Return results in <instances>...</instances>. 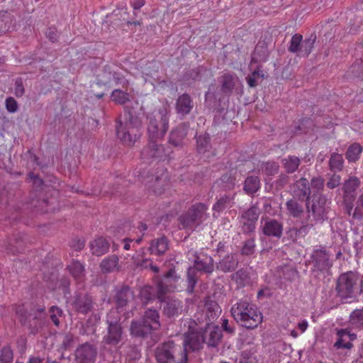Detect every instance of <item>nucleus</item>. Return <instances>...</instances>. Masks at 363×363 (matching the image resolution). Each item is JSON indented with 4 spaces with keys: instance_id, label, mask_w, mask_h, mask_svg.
I'll list each match as a JSON object with an SVG mask.
<instances>
[{
    "instance_id": "obj_1",
    "label": "nucleus",
    "mask_w": 363,
    "mask_h": 363,
    "mask_svg": "<svg viewBox=\"0 0 363 363\" xmlns=\"http://www.w3.org/2000/svg\"><path fill=\"white\" fill-rule=\"evenodd\" d=\"M123 108V118L120 116L116 121V135L125 145L131 146L140 137L141 121L132 108L125 106Z\"/></svg>"
},
{
    "instance_id": "obj_2",
    "label": "nucleus",
    "mask_w": 363,
    "mask_h": 363,
    "mask_svg": "<svg viewBox=\"0 0 363 363\" xmlns=\"http://www.w3.org/2000/svg\"><path fill=\"white\" fill-rule=\"evenodd\" d=\"M235 320L247 329H254L262 322V315L258 308L247 301H240L230 310Z\"/></svg>"
},
{
    "instance_id": "obj_3",
    "label": "nucleus",
    "mask_w": 363,
    "mask_h": 363,
    "mask_svg": "<svg viewBox=\"0 0 363 363\" xmlns=\"http://www.w3.org/2000/svg\"><path fill=\"white\" fill-rule=\"evenodd\" d=\"M335 290L342 300L350 302L363 294L362 281L355 272L343 273L337 280Z\"/></svg>"
},
{
    "instance_id": "obj_4",
    "label": "nucleus",
    "mask_w": 363,
    "mask_h": 363,
    "mask_svg": "<svg viewBox=\"0 0 363 363\" xmlns=\"http://www.w3.org/2000/svg\"><path fill=\"white\" fill-rule=\"evenodd\" d=\"M169 108L164 106L148 114L147 130L150 140H161L169 128Z\"/></svg>"
},
{
    "instance_id": "obj_5",
    "label": "nucleus",
    "mask_w": 363,
    "mask_h": 363,
    "mask_svg": "<svg viewBox=\"0 0 363 363\" xmlns=\"http://www.w3.org/2000/svg\"><path fill=\"white\" fill-rule=\"evenodd\" d=\"M15 311L19 321L27 326L32 334L35 335L41 331L46 324L44 308L33 309L28 313L23 305H19L16 307Z\"/></svg>"
},
{
    "instance_id": "obj_6",
    "label": "nucleus",
    "mask_w": 363,
    "mask_h": 363,
    "mask_svg": "<svg viewBox=\"0 0 363 363\" xmlns=\"http://www.w3.org/2000/svg\"><path fill=\"white\" fill-rule=\"evenodd\" d=\"M160 315L157 310L148 309L138 320L132 321L130 333L135 337H145L160 327Z\"/></svg>"
},
{
    "instance_id": "obj_7",
    "label": "nucleus",
    "mask_w": 363,
    "mask_h": 363,
    "mask_svg": "<svg viewBox=\"0 0 363 363\" xmlns=\"http://www.w3.org/2000/svg\"><path fill=\"white\" fill-rule=\"evenodd\" d=\"M330 201L323 194H313L312 199L306 203L308 221H323L328 218Z\"/></svg>"
},
{
    "instance_id": "obj_8",
    "label": "nucleus",
    "mask_w": 363,
    "mask_h": 363,
    "mask_svg": "<svg viewBox=\"0 0 363 363\" xmlns=\"http://www.w3.org/2000/svg\"><path fill=\"white\" fill-rule=\"evenodd\" d=\"M207 210V206L202 203L192 205L186 212L179 218V221L182 225V228L191 231L195 230L197 227L208 218Z\"/></svg>"
},
{
    "instance_id": "obj_9",
    "label": "nucleus",
    "mask_w": 363,
    "mask_h": 363,
    "mask_svg": "<svg viewBox=\"0 0 363 363\" xmlns=\"http://www.w3.org/2000/svg\"><path fill=\"white\" fill-rule=\"evenodd\" d=\"M197 323L191 319L189 321V330L184 335L182 357L180 363H187V352L199 350L205 342L201 331L195 327Z\"/></svg>"
},
{
    "instance_id": "obj_10",
    "label": "nucleus",
    "mask_w": 363,
    "mask_h": 363,
    "mask_svg": "<svg viewBox=\"0 0 363 363\" xmlns=\"http://www.w3.org/2000/svg\"><path fill=\"white\" fill-rule=\"evenodd\" d=\"M107 334L104 337L106 344L116 346L122 340L123 327L120 311L112 308L106 315Z\"/></svg>"
},
{
    "instance_id": "obj_11",
    "label": "nucleus",
    "mask_w": 363,
    "mask_h": 363,
    "mask_svg": "<svg viewBox=\"0 0 363 363\" xmlns=\"http://www.w3.org/2000/svg\"><path fill=\"white\" fill-rule=\"evenodd\" d=\"M113 82L115 85H121L123 87L128 85V82L123 74L114 70L113 67L106 65L96 77V84L110 87Z\"/></svg>"
},
{
    "instance_id": "obj_12",
    "label": "nucleus",
    "mask_w": 363,
    "mask_h": 363,
    "mask_svg": "<svg viewBox=\"0 0 363 363\" xmlns=\"http://www.w3.org/2000/svg\"><path fill=\"white\" fill-rule=\"evenodd\" d=\"M179 279V277L176 274L174 269H170L162 277H157L155 278L156 292L158 299L162 301L164 296L176 289L175 284Z\"/></svg>"
},
{
    "instance_id": "obj_13",
    "label": "nucleus",
    "mask_w": 363,
    "mask_h": 363,
    "mask_svg": "<svg viewBox=\"0 0 363 363\" xmlns=\"http://www.w3.org/2000/svg\"><path fill=\"white\" fill-rule=\"evenodd\" d=\"M157 140L149 139V143L141 151V157L143 160L161 161L170 158L172 151L169 147H164V145L158 144Z\"/></svg>"
},
{
    "instance_id": "obj_14",
    "label": "nucleus",
    "mask_w": 363,
    "mask_h": 363,
    "mask_svg": "<svg viewBox=\"0 0 363 363\" xmlns=\"http://www.w3.org/2000/svg\"><path fill=\"white\" fill-rule=\"evenodd\" d=\"M179 345L172 340L164 342L157 345L155 351V357L157 363H180L176 359V354L180 351Z\"/></svg>"
},
{
    "instance_id": "obj_15",
    "label": "nucleus",
    "mask_w": 363,
    "mask_h": 363,
    "mask_svg": "<svg viewBox=\"0 0 363 363\" xmlns=\"http://www.w3.org/2000/svg\"><path fill=\"white\" fill-rule=\"evenodd\" d=\"M259 214L260 210L257 204L252 205L242 213L240 223L243 233L249 234L255 231Z\"/></svg>"
},
{
    "instance_id": "obj_16",
    "label": "nucleus",
    "mask_w": 363,
    "mask_h": 363,
    "mask_svg": "<svg viewBox=\"0 0 363 363\" xmlns=\"http://www.w3.org/2000/svg\"><path fill=\"white\" fill-rule=\"evenodd\" d=\"M311 258L313 272H328L332 267L330 255L323 247L315 250Z\"/></svg>"
},
{
    "instance_id": "obj_17",
    "label": "nucleus",
    "mask_w": 363,
    "mask_h": 363,
    "mask_svg": "<svg viewBox=\"0 0 363 363\" xmlns=\"http://www.w3.org/2000/svg\"><path fill=\"white\" fill-rule=\"evenodd\" d=\"M97 354L96 348L89 343H84L75 350L74 363H94Z\"/></svg>"
},
{
    "instance_id": "obj_18",
    "label": "nucleus",
    "mask_w": 363,
    "mask_h": 363,
    "mask_svg": "<svg viewBox=\"0 0 363 363\" xmlns=\"http://www.w3.org/2000/svg\"><path fill=\"white\" fill-rule=\"evenodd\" d=\"M293 197L298 199L301 202H308L312 199L310 184L306 178L297 180L293 186Z\"/></svg>"
},
{
    "instance_id": "obj_19",
    "label": "nucleus",
    "mask_w": 363,
    "mask_h": 363,
    "mask_svg": "<svg viewBox=\"0 0 363 363\" xmlns=\"http://www.w3.org/2000/svg\"><path fill=\"white\" fill-rule=\"evenodd\" d=\"M283 229V223L281 221L270 218H267L262 226L264 235L278 239L282 236Z\"/></svg>"
},
{
    "instance_id": "obj_20",
    "label": "nucleus",
    "mask_w": 363,
    "mask_h": 363,
    "mask_svg": "<svg viewBox=\"0 0 363 363\" xmlns=\"http://www.w3.org/2000/svg\"><path fill=\"white\" fill-rule=\"evenodd\" d=\"M94 306V302L91 296L86 293H80L76 295L73 302L74 309L79 313L87 314L91 312Z\"/></svg>"
},
{
    "instance_id": "obj_21",
    "label": "nucleus",
    "mask_w": 363,
    "mask_h": 363,
    "mask_svg": "<svg viewBox=\"0 0 363 363\" xmlns=\"http://www.w3.org/2000/svg\"><path fill=\"white\" fill-rule=\"evenodd\" d=\"M220 311V308L216 301L207 298L205 300L204 310L203 311L205 313L204 319L200 320L198 318V320L199 323L205 322V325L211 324L219 316Z\"/></svg>"
},
{
    "instance_id": "obj_22",
    "label": "nucleus",
    "mask_w": 363,
    "mask_h": 363,
    "mask_svg": "<svg viewBox=\"0 0 363 363\" xmlns=\"http://www.w3.org/2000/svg\"><path fill=\"white\" fill-rule=\"evenodd\" d=\"M202 333L205 338L204 342L212 347H217L223 337L220 328L218 325H212L211 324L206 325L205 330Z\"/></svg>"
},
{
    "instance_id": "obj_23",
    "label": "nucleus",
    "mask_w": 363,
    "mask_h": 363,
    "mask_svg": "<svg viewBox=\"0 0 363 363\" xmlns=\"http://www.w3.org/2000/svg\"><path fill=\"white\" fill-rule=\"evenodd\" d=\"M188 127L186 124L182 123L173 128L169 136V144L177 147H182L185 143L184 139L187 135Z\"/></svg>"
},
{
    "instance_id": "obj_24",
    "label": "nucleus",
    "mask_w": 363,
    "mask_h": 363,
    "mask_svg": "<svg viewBox=\"0 0 363 363\" xmlns=\"http://www.w3.org/2000/svg\"><path fill=\"white\" fill-rule=\"evenodd\" d=\"M183 305L181 301L168 298L163 302L162 313L168 318H175L182 314Z\"/></svg>"
},
{
    "instance_id": "obj_25",
    "label": "nucleus",
    "mask_w": 363,
    "mask_h": 363,
    "mask_svg": "<svg viewBox=\"0 0 363 363\" xmlns=\"http://www.w3.org/2000/svg\"><path fill=\"white\" fill-rule=\"evenodd\" d=\"M337 340L334 344L337 349L350 350L353 347L352 341L356 339L357 335L350 333L347 329H340L337 331Z\"/></svg>"
},
{
    "instance_id": "obj_26",
    "label": "nucleus",
    "mask_w": 363,
    "mask_h": 363,
    "mask_svg": "<svg viewBox=\"0 0 363 363\" xmlns=\"http://www.w3.org/2000/svg\"><path fill=\"white\" fill-rule=\"evenodd\" d=\"M238 255L235 253H228L216 264V269L227 273L233 272L238 267Z\"/></svg>"
},
{
    "instance_id": "obj_27",
    "label": "nucleus",
    "mask_w": 363,
    "mask_h": 363,
    "mask_svg": "<svg viewBox=\"0 0 363 363\" xmlns=\"http://www.w3.org/2000/svg\"><path fill=\"white\" fill-rule=\"evenodd\" d=\"M133 297V292L129 286H123L117 290L114 296V300L117 305V309L125 306L128 302Z\"/></svg>"
},
{
    "instance_id": "obj_28",
    "label": "nucleus",
    "mask_w": 363,
    "mask_h": 363,
    "mask_svg": "<svg viewBox=\"0 0 363 363\" xmlns=\"http://www.w3.org/2000/svg\"><path fill=\"white\" fill-rule=\"evenodd\" d=\"M360 185V180L356 177H351L346 180L343 184V199L347 201L350 199H354L355 191Z\"/></svg>"
},
{
    "instance_id": "obj_29",
    "label": "nucleus",
    "mask_w": 363,
    "mask_h": 363,
    "mask_svg": "<svg viewBox=\"0 0 363 363\" xmlns=\"http://www.w3.org/2000/svg\"><path fill=\"white\" fill-rule=\"evenodd\" d=\"M193 106V101L191 96L187 94H183L179 96L176 102L177 112L182 116L189 113Z\"/></svg>"
},
{
    "instance_id": "obj_30",
    "label": "nucleus",
    "mask_w": 363,
    "mask_h": 363,
    "mask_svg": "<svg viewBox=\"0 0 363 363\" xmlns=\"http://www.w3.org/2000/svg\"><path fill=\"white\" fill-rule=\"evenodd\" d=\"M197 272L211 274L214 270L213 259L211 257L204 255L198 257L194 261V267Z\"/></svg>"
},
{
    "instance_id": "obj_31",
    "label": "nucleus",
    "mask_w": 363,
    "mask_h": 363,
    "mask_svg": "<svg viewBox=\"0 0 363 363\" xmlns=\"http://www.w3.org/2000/svg\"><path fill=\"white\" fill-rule=\"evenodd\" d=\"M302 203L294 197L287 201L286 208L288 214L294 218H301L304 213V207Z\"/></svg>"
},
{
    "instance_id": "obj_32",
    "label": "nucleus",
    "mask_w": 363,
    "mask_h": 363,
    "mask_svg": "<svg viewBox=\"0 0 363 363\" xmlns=\"http://www.w3.org/2000/svg\"><path fill=\"white\" fill-rule=\"evenodd\" d=\"M28 238L26 235L18 234L13 239L10 240L6 250L12 254L21 252Z\"/></svg>"
},
{
    "instance_id": "obj_33",
    "label": "nucleus",
    "mask_w": 363,
    "mask_h": 363,
    "mask_svg": "<svg viewBox=\"0 0 363 363\" xmlns=\"http://www.w3.org/2000/svg\"><path fill=\"white\" fill-rule=\"evenodd\" d=\"M261 184L257 176H248L244 182L243 190L247 195H254L260 189Z\"/></svg>"
},
{
    "instance_id": "obj_34",
    "label": "nucleus",
    "mask_w": 363,
    "mask_h": 363,
    "mask_svg": "<svg viewBox=\"0 0 363 363\" xmlns=\"http://www.w3.org/2000/svg\"><path fill=\"white\" fill-rule=\"evenodd\" d=\"M281 164L288 174L295 172L301 164V160L294 155H289L281 159Z\"/></svg>"
},
{
    "instance_id": "obj_35",
    "label": "nucleus",
    "mask_w": 363,
    "mask_h": 363,
    "mask_svg": "<svg viewBox=\"0 0 363 363\" xmlns=\"http://www.w3.org/2000/svg\"><path fill=\"white\" fill-rule=\"evenodd\" d=\"M168 248V240L165 237L155 239L152 241L150 247L151 254L157 255H163Z\"/></svg>"
},
{
    "instance_id": "obj_36",
    "label": "nucleus",
    "mask_w": 363,
    "mask_h": 363,
    "mask_svg": "<svg viewBox=\"0 0 363 363\" xmlns=\"http://www.w3.org/2000/svg\"><path fill=\"white\" fill-rule=\"evenodd\" d=\"M92 253L96 256H101L108 252L109 244L104 238H99L90 244Z\"/></svg>"
},
{
    "instance_id": "obj_37",
    "label": "nucleus",
    "mask_w": 363,
    "mask_h": 363,
    "mask_svg": "<svg viewBox=\"0 0 363 363\" xmlns=\"http://www.w3.org/2000/svg\"><path fill=\"white\" fill-rule=\"evenodd\" d=\"M269 56L267 46L264 43H259L255 48L252 60L255 62H265Z\"/></svg>"
},
{
    "instance_id": "obj_38",
    "label": "nucleus",
    "mask_w": 363,
    "mask_h": 363,
    "mask_svg": "<svg viewBox=\"0 0 363 363\" xmlns=\"http://www.w3.org/2000/svg\"><path fill=\"white\" fill-rule=\"evenodd\" d=\"M236 177L232 171L223 174L219 180V185L225 191L234 189Z\"/></svg>"
},
{
    "instance_id": "obj_39",
    "label": "nucleus",
    "mask_w": 363,
    "mask_h": 363,
    "mask_svg": "<svg viewBox=\"0 0 363 363\" xmlns=\"http://www.w3.org/2000/svg\"><path fill=\"white\" fill-rule=\"evenodd\" d=\"M118 260L119 259L116 255H112L104 259L100 264L101 271L104 273H109L118 269Z\"/></svg>"
},
{
    "instance_id": "obj_40",
    "label": "nucleus",
    "mask_w": 363,
    "mask_h": 363,
    "mask_svg": "<svg viewBox=\"0 0 363 363\" xmlns=\"http://www.w3.org/2000/svg\"><path fill=\"white\" fill-rule=\"evenodd\" d=\"M198 279L199 276L197 270L195 269L194 267H189L186 272V291L189 294H192L194 292Z\"/></svg>"
},
{
    "instance_id": "obj_41",
    "label": "nucleus",
    "mask_w": 363,
    "mask_h": 363,
    "mask_svg": "<svg viewBox=\"0 0 363 363\" xmlns=\"http://www.w3.org/2000/svg\"><path fill=\"white\" fill-rule=\"evenodd\" d=\"M52 201H50L47 199H34L30 201V205L32 207L37 208L38 211L43 213H50L55 210V208L51 207Z\"/></svg>"
},
{
    "instance_id": "obj_42",
    "label": "nucleus",
    "mask_w": 363,
    "mask_h": 363,
    "mask_svg": "<svg viewBox=\"0 0 363 363\" xmlns=\"http://www.w3.org/2000/svg\"><path fill=\"white\" fill-rule=\"evenodd\" d=\"M362 152V147L359 143H353L349 146L346 153V159L350 162H356Z\"/></svg>"
},
{
    "instance_id": "obj_43",
    "label": "nucleus",
    "mask_w": 363,
    "mask_h": 363,
    "mask_svg": "<svg viewBox=\"0 0 363 363\" xmlns=\"http://www.w3.org/2000/svg\"><path fill=\"white\" fill-rule=\"evenodd\" d=\"M344 160L342 155L333 152L329 160V167L333 172H340L343 168Z\"/></svg>"
},
{
    "instance_id": "obj_44",
    "label": "nucleus",
    "mask_w": 363,
    "mask_h": 363,
    "mask_svg": "<svg viewBox=\"0 0 363 363\" xmlns=\"http://www.w3.org/2000/svg\"><path fill=\"white\" fill-rule=\"evenodd\" d=\"M196 150L199 153L204 154L208 152L211 147L210 138L208 135H200L196 137Z\"/></svg>"
},
{
    "instance_id": "obj_45",
    "label": "nucleus",
    "mask_w": 363,
    "mask_h": 363,
    "mask_svg": "<svg viewBox=\"0 0 363 363\" xmlns=\"http://www.w3.org/2000/svg\"><path fill=\"white\" fill-rule=\"evenodd\" d=\"M316 40V35L311 34V36L306 40H302L301 46V57H307L311 52L314 43Z\"/></svg>"
},
{
    "instance_id": "obj_46",
    "label": "nucleus",
    "mask_w": 363,
    "mask_h": 363,
    "mask_svg": "<svg viewBox=\"0 0 363 363\" xmlns=\"http://www.w3.org/2000/svg\"><path fill=\"white\" fill-rule=\"evenodd\" d=\"M350 323L355 328H363V308L353 311L350 315Z\"/></svg>"
},
{
    "instance_id": "obj_47",
    "label": "nucleus",
    "mask_w": 363,
    "mask_h": 363,
    "mask_svg": "<svg viewBox=\"0 0 363 363\" xmlns=\"http://www.w3.org/2000/svg\"><path fill=\"white\" fill-rule=\"evenodd\" d=\"M311 222L306 219L300 228H293L289 230V233H291V236L294 235L295 236L294 240H296L297 237H304L308 233L309 229L313 226V223Z\"/></svg>"
},
{
    "instance_id": "obj_48",
    "label": "nucleus",
    "mask_w": 363,
    "mask_h": 363,
    "mask_svg": "<svg viewBox=\"0 0 363 363\" xmlns=\"http://www.w3.org/2000/svg\"><path fill=\"white\" fill-rule=\"evenodd\" d=\"M112 100L120 105H124L130 101L129 94L119 89H114L111 95Z\"/></svg>"
},
{
    "instance_id": "obj_49",
    "label": "nucleus",
    "mask_w": 363,
    "mask_h": 363,
    "mask_svg": "<svg viewBox=\"0 0 363 363\" xmlns=\"http://www.w3.org/2000/svg\"><path fill=\"white\" fill-rule=\"evenodd\" d=\"M232 279L235 281L239 286L243 287L249 282L250 277L246 270L241 269L232 275Z\"/></svg>"
},
{
    "instance_id": "obj_50",
    "label": "nucleus",
    "mask_w": 363,
    "mask_h": 363,
    "mask_svg": "<svg viewBox=\"0 0 363 363\" xmlns=\"http://www.w3.org/2000/svg\"><path fill=\"white\" fill-rule=\"evenodd\" d=\"M302 39L303 37L301 34L294 35L291 39V43L288 48V50L290 52L296 53L298 56H300Z\"/></svg>"
},
{
    "instance_id": "obj_51",
    "label": "nucleus",
    "mask_w": 363,
    "mask_h": 363,
    "mask_svg": "<svg viewBox=\"0 0 363 363\" xmlns=\"http://www.w3.org/2000/svg\"><path fill=\"white\" fill-rule=\"evenodd\" d=\"M255 238H249L243 242V245L240 250V253L242 255L247 256L253 255L255 252Z\"/></svg>"
},
{
    "instance_id": "obj_52",
    "label": "nucleus",
    "mask_w": 363,
    "mask_h": 363,
    "mask_svg": "<svg viewBox=\"0 0 363 363\" xmlns=\"http://www.w3.org/2000/svg\"><path fill=\"white\" fill-rule=\"evenodd\" d=\"M167 177H156L152 184L150 185V188L152 189L153 191L157 194H162L164 190V186L167 185L166 181Z\"/></svg>"
},
{
    "instance_id": "obj_53",
    "label": "nucleus",
    "mask_w": 363,
    "mask_h": 363,
    "mask_svg": "<svg viewBox=\"0 0 363 363\" xmlns=\"http://www.w3.org/2000/svg\"><path fill=\"white\" fill-rule=\"evenodd\" d=\"M67 267L76 279H81L84 273V267L79 262L73 261Z\"/></svg>"
},
{
    "instance_id": "obj_54",
    "label": "nucleus",
    "mask_w": 363,
    "mask_h": 363,
    "mask_svg": "<svg viewBox=\"0 0 363 363\" xmlns=\"http://www.w3.org/2000/svg\"><path fill=\"white\" fill-rule=\"evenodd\" d=\"M261 170L266 174L272 176L278 173L279 165L275 162H267L262 164Z\"/></svg>"
},
{
    "instance_id": "obj_55",
    "label": "nucleus",
    "mask_w": 363,
    "mask_h": 363,
    "mask_svg": "<svg viewBox=\"0 0 363 363\" xmlns=\"http://www.w3.org/2000/svg\"><path fill=\"white\" fill-rule=\"evenodd\" d=\"M235 86L233 77L230 74H225L223 77L222 91L225 94L231 93Z\"/></svg>"
},
{
    "instance_id": "obj_56",
    "label": "nucleus",
    "mask_w": 363,
    "mask_h": 363,
    "mask_svg": "<svg viewBox=\"0 0 363 363\" xmlns=\"http://www.w3.org/2000/svg\"><path fill=\"white\" fill-rule=\"evenodd\" d=\"M231 198L228 195H224L220 197L213 206V210L220 213L225 209L230 203Z\"/></svg>"
},
{
    "instance_id": "obj_57",
    "label": "nucleus",
    "mask_w": 363,
    "mask_h": 363,
    "mask_svg": "<svg viewBox=\"0 0 363 363\" xmlns=\"http://www.w3.org/2000/svg\"><path fill=\"white\" fill-rule=\"evenodd\" d=\"M313 194H320L319 191L323 189L325 180L322 177H313L311 180Z\"/></svg>"
},
{
    "instance_id": "obj_58",
    "label": "nucleus",
    "mask_w": 363,
    "mask_h": 363,
    "mask_svg": "<svg viewBox=\"0 0 363 363\" xmlns=\"http://www.w3.org/2000/svg\"><path fill=\"white\" fill-rule=\"evenodd\" d=\"M13 359V351L9 347H4L1 350L0 361L1 363H12Z\"/></svg>"
},
{
    "instance_id": "obj_59",
    "label": "nucleus",
    "mask_w": 363,
    "mask_h": 363,
    "mask_svg": "<svg viewBox=\"0 0 363 363\" xmlns=\"http://www.w3.org/2000/svg\"><path fill=\"white\" fill-rule=\"evenodd\" d=\"M49 312L50 314V319L55 325L59 326L60 323L59 318L62 315V310L57 306H53L50 308Z\"/></svg>"
},
{
    "instance_id": "obj_60",
    "label": "nucleus",
    "mask_w": 363,
    "mask_h": 363,
    "mask_svg": "<svg viewBox=\"0 0 363 363\" xmlns=\"http://www.w3.org/2000/svg\"><path fill=\"white\" fill-rule=\"evenodd\" d=\"M239 363H257V359L252 352L245 350L241 352Z\"/></svg>"
},
{
    "instance_id": "obj_61",
    "label": "nucleus",
    "mask_w": 363,
    "mask_h": 363,
    "mask_svg": "<svg viewBox=\"0 0 363 363\" xmlns=\"http://www.w3.org/2000/svg\"><path fill=\"white\" fill-rule=\"evenodd\" d=\"M9 18L6 12L0 13V33H5L10 29V26L7 25Z\"/></svg>"
},
{
    "instance_id": "obj_62",
    "label": "nucleus",
    "mask_w": 363,
    "mask_h": 363,
    "mask_svg": "<svg viewBox=\"0 0 363 363\" xmlns=\"http://www.w3.org/2000/svg\"><path fill=\"white\" fill-rule=\"evenodd\" d=\"M283 274L284 279L291 281L296 279L298 272L294 267H285L283 269Z\"/></svg>"
},
{
    "instance_id": "obj_63",
    "label": "nucleus",
    "mask_w": 363,
    "mask_h": 363,
    "mask_svg": "<svg viewBox=\"0 0 363 363\" xmlns=\"http://www.w3.org/2000/svg\"><path fill=\"white\" fill-rule=\"evenodd\" d=\"M15 95L16 97H21L25 93V89L21 78L16 79L15 82Z\"/></svg>"
},
{
    "instance_id": "obj_64",
    "label": "nucleus",
    "mask_w": 363,
    "mask_h": 363,
    "mask_svg": "<svg viewBox=\"0 0 363 363\" xmlns=\"http://www.w3.org/2000/svg\"><path fill=\"white\" fill-rule=\"evenodd\" d=\"M340 179L341 177L340 175L335 174H333L326 183L327 187L331 189L337 187L340 184Z\"/></svg>"
}]
</instances>
